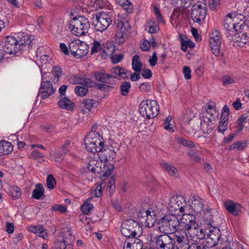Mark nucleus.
I'll return each instance as SVG.
<instances>
[{"label":"nucleus","mask_w":249,"mask_h":249,"mask_svg":"<svg viewBox=\"0 0 249 249\" xmlns=\"http://www.w3.org/2000/svg\"><path fill=\"white\" fill-rule=\"evenodd\" d=\"M247 146V142L246 141H238L232 144L231 145L229 146V149L230 150H242L245 147Z\"/></svg>","instance_id":"obj_44"},{"label":"nucleus","mask_w":249,"mask_h":249,"mask_svg":"<svg viewBox=\"0 0 249 249\" xmlns=\"http://www.w3.org/2000/svg\"><path fill=\"white\" fill-rule=\"evenodd\" d=\"M190 206L195 212L199 213L203 208V200L201 198L195 199Z\"/></svg>","instance_id":"obj_36"},{"label":"nucleus","mask_w":249,"mask_h":249,"mask_svg":"<svg viewBox=\"0 0 249 249\" xmlns=\"http://www.w3.org/2000/svg\"><path fill=\"white\" fill-rule=\"evenodd\" d=\"M32 197L36 199H44V189L41 184H37L32 193Z\"/></svg>","instance_id":"obj_30"},{"label":"nucleus","mask_w":249,"mask_h":249,"mask_svg":"<svg viewBox=\"0 0 249 249\" xmlns=\"http://www.w3.org/2000/svg\"><path fill=\"white\" fill-rule=\"evenodd\" d=\"M112 16L111 12H102L96 14L95 16V19L93 21L95 30L102 32L107 29L112 23Z\"/></svg>","instance_id":"obj_6"},{"label":"nucleus","mask_w":249,"mask_h":249,"mask_svg":"<svg viewBox=\"0 0 249 249\" xmlns=\"http://www.w3.org/2000/svg\"><path fill=\"white\" fill-rule=\"evenodd\" d=\"M93 75L95 79L99 82L108 84H113V83L111 82L110 80L111 76L110 75V74L102 72H94Z\"/></svg>","instance_id":"obj_26"},{"label":"nucleus","mask_w":249,"mask_h":249,"mask_svg":"<svg viewBox=\"0 0 249 249\" xmlns=\"http://www.w3.org/2000/svg\"><path fill=\"white\" fill-rule=\"evenodd\" d=\"M21 194V191L18 186H12L10 187V195L14 199H16L20 198Z\"/></svg>","instance_id":"obj_43"},{"label":"nucleus","mask_w":249,"mask_h":249,"mask_svg":"<svg viewBox=\"0 0 249 249\" xmlns=\"http://www.w3.org/2000/svg\"><path fill=\"white\" fill-rule=\"evenodd\" d=\"M174 241L175 240L178 245L184 246L185 244L189 245L188 244V237H187L186 235H185V232L184 233L178 232L174 234Z\"/></svg>","instance_id":"obj_32"},{"label":"nucleus","mask_w":249,"mask_h":249,"mask_svg":"<svg viewBox=\"0 0 249 249\" xmlns=\"http://www.w3.org/2000/svg\"><path fill=\"white\" fill-rule=\"evenodd\" d=\"M189 156L194 161L198 162L200 160V158L197 153L193 150H190L188 153Z\"/></svg>","instance_id":"obj_57"},{"label":"nucleus","mask_w":249,"mask_h":249,"mask_svg":"<svg viewBox=\"0 0 249 249\" xmlns=\"http://www.w3.org/2000/svg\"><path fill=\"white\" fill-rule=\"evenodd\" d=\"M233 40L234 43H238L237 46L243 47L249 42V35L246 33L240 32L235 34Z\"/></svg>","instance_id":"obj_25"},{"label":"nucleus","mask_w":249,"mask_h":249,"mask_svg":"<svg viewBox=\"0 0 249 249\" xmlns=\"http://www.w3.org/2000/svg\"><path fill=\"white\" fill-rule=\"evenodd\" d=\"M82 103L89 110H91L92 108L96 107L98 105V102L97 100L90 98L84 99Z\"/></svg>","instance_id":"obj_39"},{"label":"nucleus","mask_w":249,"mask_h":249,"mask_svg":"<svg viewBox=\"0 0 249 249\" xmlns=\"http://www.w3.org/2000/svg\"><path fill=\"white\" fill-rule=\"evenodd\" d=\"M55 90V89L53 88L50 81H42L39 89L38 95H40L42 99H46L54 94Z\"/></svg>","instance_id":"obj_17"},{"label":"nucleus","mask_w":249,"mask_h":249,"mask_svg":"<svg viewBox=\"0 0 249 249\" xmlns=\"http://www.w3.org/2000/svg\"><path fill=\"white\" fill-rule=\"evenodd\" d=\"M91 80L88 78L80 77L79 81L77 82V84L83 85L87 87L91 86Z\"/></svg>","instance_id":"obj_59"},{"label":"nucleus","mask_w":249,"mask_h":249,"mask_svg":"<svg viewBox=\"0 0 249 249\" xmlns=\"http://www.w3.org/2000/svg\"><path fill=\"white\" fill-rule=\"evenodd\" d=\"M69 248H71V246L74 242V237L71 234V230H67V233H65L63 238Z\"/></svg>","instance_id":"obj_45"},{"label":"nucleus","mask_w":249,"mask_h":249,"mask_svg":"<svg viewBox=\"0 0 249 249\" xmlns=\"http://www.w3.org/2000/svg\"><path fill=\"white\" fill-rule=\"evenodd\" d=\"M220 0H210L209 7L212 10H216L220 6Z\"/></svg>","instance_id":"obj_53"},{"label":"nucleus","mask_w":249,"mask_h":249,"mask_svg":"<svg viewBox=\"0 0 249 249\" xmlns=\"http://www.w3.org/2000/svg\"><path fill=\"white\" fill-rule=\"evenodd\" d=\"M172 119V117L171 116H169L165 119L164 123V127L167 130H170L173 128L172 124H170Z\"/></svg>","instance_id":"obj_55"},{"label":"nucleus","mask_w":249,"mask_h":249,"mask_svg":"<svg viewBox=\"0 0 249 249\" xmlns=\"http://www.w3.org/2000/svg\"><path fill=\"white\" fill-rule=\"evenodd\" d=\"M70 145V142L66 141L64 144H63L61 147V150L59 153H56L55 158V161H59L62 159V157L69 151L68 147Z\"/></svg>","instance_id":"obj_33"},{"label":"nucleus","mask_w":249,"mask_h":249,"mask_svg":"<svg viewBox=\"0 0 249 249\" xmlns=\"http://www.w3.org/2000/svg\"><path fill=\"white\" fill-rule=\"evenodd\" d=\"M94 208L93 204L85 201L81 206V210L84 213L89 214Z\"/></svg>","instance_id":"obj_46"},{"label":"nucleus","mask_w":249,"mask_h":249,"mask_svg":"<svg viewBox=\"0 0 249 249\" xmlns=\"http://www.w3.org/2000/svg\"><path fill=\"white\" fill-rule=\"evenodd\" d=\"M89 26L88 19L83 16L73 18L69 25L71 32L78 36L85 35L88 32Z\"/></svg>","instance_id":"obj_3"},{"label":"nucleus","mask_w":249,"mask_h":249,"mask_svg":"<svg viewBox=\"0 0 249 249\" xmlns=\"http://www.w3.org/2000/svg\"><path fill=\"white\" fill-rule=\"evenodd\" d=\"M53 81L54 83L58 82L60 76L62 75V70L59 66H54L51 72Z\"/></svg>","instance_id":"obj_38"},{"label":"nucleus","mask_w":249,"mask_h":249,"mask_svg":"<svg viewBox=\"0 0 249 249\" xmlns=\"http://www.w3.org/2000/svg\"><path fill=\"white\" fill-rule=\"evenodd\" d=\"M207 12L206 4L197 1L192 7L191 17L194 22L201 24L204 22Z\"/></svg>","instance_id":"obj_7"},{"label":"nucleus","mask_w":249,"mask_h":249,"mask_svg":"<svg viewBox=\"0 0 249 249\" xmlns=\"http://www.w3.org/2000/svg\"><path fill=\"white\" fill-rule=\"evenodd\" d=\"M153 8H154L155 15L157 19L158 20V22H164V21L163 20V18L160 13L159 8L156 6H154Z\"/></svg>","instance_id":"obj_62"},{"label":"nucleus","mask_w":249,"mask_h":249,"mask_svg":"<svg viewBox=\"0 0 249 249\" xmlns=\"http://www.w3.org/2000/svg\"><path fill=\"white\" fill-rule=\"evenodd\" d=\"M140 59L139 55H135L132 60V69L136 72H140L142 70V64Z\"/></svg>","instance_id":"obj_35"},{"label":"nucleus","mask_w":249,"mask_h":249,"mask_svg":"<svg viewBox=\"0 0 249 249\" xmlns=\"http://www.w3.org/2000/svg\"><path fill=\"white\" fill-rule=\"evenodd\" d=\"M109 47L107 46V51L106 52L103 50L104 45L101 43V41L94 40L92 43V46L91 49V53L94 54L99 51L103 50L104 53H106L107 54H112L115 51V47L111 43H109Z\"/></svg>","instance_id":"obj_19"},{"label":"nucleus","mask_w":249,"mask_h":249,"mask_svg":"<svg viewBox=\"0 0 249 249\" xmlns=\"http://www.w3.org/2000/svg\"><path fill=\"white\" fill-rule=\"evenodd\" d=\"M75 93L80 96H85L88 92V89L84 87L76 86L74 89Z\"/></svg>","instance_id":"obj_49"},{"label":"nucleus","mask_w":249,"mask_h":249,"mask_svg":"<svg viewBox=\"0 0 249 249\" xmlns=\"http://www.w3.org/2000/svg\"><path fill=\"white\" fill-rule=\"evenodd\" d=\"M95 129L96 126H93L84 141L86 149L92 153H98L103 148L104 144L102 136Z\"/></svg>","instance_id":"obj_1"},{"label":"nucleus","mask_w":249,"mask_h":249,"mask_svg":"<svg viewBox=\"0 0 249 249\" xmlns=\"http://www.w3.org/2000/svg\"><path fill=\"white\" fill-rule=\"evenodd\" d=\"M138 216L146 217L145 224L146 226L149 228L153 227L157 219L154 212L151 213L149 210H145L144 209L139 212Z\"/></svg>","instance_id":"obj_18"},{"label":"nucleus","mask_w":249,"mask_h":249,"mask_svg":"<svg viewBox=\"0 0 249 249\" xmlns=\"http://www.w3.org/2000/svg\"><path fill=\"white\" fill-rule=\"evenodd\" d=\"M161 166L172 176H176L177 175L178 170L171 164L166 162H162L161 163Z\"/></svg>","instance_id":"obj_40"},{"label":"nucleus","mask_w":249,"mask_h":249,"mask_svg":"<svg viewBox=\"0 0 249 249\" xmlns=\"http://www.w3.org/2000/svg\"><path fill=\"white\" fill-rule=\"evenodd\" d=\"M220 231L216 227H213L212 230L209 231V233L206 235V237L204 235V244L207 248H211L219 245H222V242H224L225 238H222L220 239Z\"/></svg>","instance_id":"obj_9"},{"label":"nucleus","mask_w":249,"mask_h":249,"mask_svg":"<svg viewBox=\"0 0 249 249\" xmlns=\"http://www.w3.org/2000/svg\"><path fill=\"white\" fill-rule=\"evenodd\" d=\"M69 48L70 53L77 58H81L86 56L89 52L87 44L79 40L71 41L69 45Z\"/></svg>","instance_id":"obj_8"},{"label":"nucleus","mask_w":249,"mask_h":249,"mask_svg":"<svg viewBox=\"0 0 249 249\" xmlns=\"http://www.w3.org/2000/svg\"><path fill=\"white\" fill-rule=\"evenodd\" d=\"M223 205L225 209L230 213L236 216L240 214L242 207L239 204L227 200L224 201Z\"/></svg>","instance_id":"obj_20"},{"label":"nucleus","mask_w":249,"mask_h":249,"mask_svg":"<svg viewBox=\"0 0 249 249\" xmlns=\"http://www.w3.org/2000/svg\"><path fill=\"white\" fill-rule=\"evenodd\" d=\"M247 118L248 115L247 114H242L240 116L239 118L237 121V132H239L243 130L244 127V124L246 122Z\"/></svg>","instance_id":"obj_42"},{"label":"nucleus","mask_w":249,"mask_h":249,"mask_svg":"<svg viewBox=\"0 0 249 249\" xmlns=\"http://www.w3.org/2000/svg\"><path fill=\"white\" fill-rule=\"evenodd\" d=\"M111 78L125 79L128 77L130 71L120 66H116L111 70Z\"/></svg>","instance_id":"obj_21"},{"label":"nucleus","mask_w":249,"mask_h":249,"mask_svg":"<svg viewBox=\"0 0 249 249\" xmlns=\"http://www.w3.org/2000/svg\"><path fill=\"white\" fill-rule=\"evenodd\" d=\"M184 230L186 237L190 238L194 241H196L198 239H202L204 237L202 229L197 223H194V225L187 227Z\"/></svg>","instance_id":"obj_13"},{"label":"nucleus","mask_w":249,"mask_h":249,"mask_svg":"<svg viewBox=\"0 0 249 249\" xmlns=\"http://www.w3.org/2000/svg\"><path fill=\"white\" fill-rule=\"evenodd\" d=\"M151 89V86L148 83H142L139 87V89L142 92L149 91Z\"/></svg>","instance_id":"obj_64"},{"label":"nucleus","mask_w":249,"mask_h":249,"mask_svg":"<svg viewBox=\"0 0 249 249\" xmlns=\"http://www.w3.org/2000/svg\"><path fill=\"white\" fill-rule=\"evenodd\" d=\"M185 38V36L183 34L179 35V38L181 43V49L184 52H186L187 51L188 47L185 44L184 38Z\"/></svg>","instance_id":"obj_61"},{"label":"nucleus","mask_w":249,"mask_h":249,"mask_svg":"<svg viewBox=\"0 0 249 249\" xmlns=\"http://www.w3.org/2000/svg\"><path fill=\"white\" fill-rule=\"evenodd\" d=\"M108 2L107 0H95L94 1V5L96 8L100 9L104 8L107 6Z\"/></svg>","instance_id":"obj_54"},{"label":"nucleus","mask_w":249,"mask_h":249,"mask_svg":"<svg viewBox=\"0 0 249 249\" xmlns=\"http://www.w3.org/2000/svg\"><path fill=\"white\" fill-rule=\"evenodd\" d=\"M97 89L101 90L104 92H107L112 89L114 87L107 84L98 83L96 85Z\"/></svg>","instance_id":"obj_52"},{"label":"nucleus","mask_w":249,"mask_h":249,"mask_svg":"<svg viewBox=\"0 0 249 249\" xmlns=\"http://www.w3.org/2000/svg\"><path fill=\"white\" fill-rule=\"evenodd\" d=\"M180 223V226L184 230L187 227L196 223V217L195 215L191 213H183L181 218L179 219Z\"/></svg>","instance_id":"obj_23"},{"label":"nucleus","mask_w":249,"mask_h":249,"mask_svg":"<svg viewBox=\"0 0 249 249\" xmlns=\"http://www.w3.org/2000/svg\"><path fill=\"white\" fill-rule=\"evenodd\" d=\"M228 123V122H225V121H220L218 126V131L224 132L227 128Z\"/></svg>","instance_id":"obj_58"},{"label":"nucleus","mask_w":249,"mask_h":249,"mask_svg":"<svg viewBox=\"0 0 249 249\" xmlns=\"http://www.w3.org/2000/svg\"><path fill=\"white\" fill-rule=\"evenodd\" d=\"M122 234L129 238L139 237L142 232V228L136 221L132 219H126L121 225Z\"/></svg>","instance_id":"obj_2"},{"label":"nucleus","mask_w":249,"mask_h":249,"mask_svg":"<svg viewBox=\"0 0 249 249\" xmlns=\"http://www.w3.org/2000/svg\"><path fill=\"white\" fill-rule=\"evenodd\" d=\"M106 171L103 173L101 176L102 178L104 177H108L113 172L114 167L113 164H109L108 165H104Z\"/></svg>","instance_id":"obj_50"},{"label":"nucleus","mask_w":249,"mask_h":249,"mask_svg":"<svg viewBox=\"0 0 249 249\" xmlns=\"http://www.w3.org/2000/svg\"><path fill=\"white\" fill-rule=\"evenodd\" d=\"M57 104L59 107L60 108L69 110H72L74 106L73 103L70 101V99L66 97L62 98L58 102Z\"/></svg>","instance_id":"obj_31"},{"label":"nucleus","mask_w":249,"mask_h":249,"mask_svg":"<svg viewBox=\"0 0 249 249\" xmlns=\"http://www.w3.org/2000/svg\"><path fill=\"white\" fill-rule=\"evenodd\" d=\"M159 107L155 100H146L141 102L140 105V113L147 119L154 118L159 113Z\"/></svg>","instance_id":"obj_4"},{"label":"nucleus","mask_w":249,"mask_h":249,"mask_svg":"<svg viewBox=\"0 0 249 249\" xmlns=\"http://www.w3.org/2000/svg\"><path fill=\"white\" fill-rule=\"evenodd\" d=\"M51 210L53 211L64 213L66 211V208L62 205H55L52 207Z\"/></svg>","instance_id":"obj_63"},{"label":"nucleus","mask_w":249,"mask_h":249,"mask_svg":"<svg viewBox=\"0 0 249 249\" xmlns=\"http://www.w3.org/2000/svg\"><path fill=\"white\" fill-rule=\"evenodd\" d=\"M200 127L205 133L209 134L213 130V124L209 118H206V120L201 121Z\"/></svg>","instance_id":"obj_34"},{"label":"nucleus","mask_w":249,"mask_h":249,"mask_svg":"<svg viewBox=\"0 0 249 249\" xmlns=\"http://www.w3.org/2000/svg\"><path fill=\"white\" fill-rule=\"evenodd\" d=\"M195 115L193 111L188 110L184 116V121L189 125H193L194 129H196V126H198L199 121L198 119H194Z\"/></svg>","instance_id":"obj_28"},{"label":"nucleus","mask_w":249,"mask_h":249,"mask_svg":"<svg viewBox=\"0 0 249 249\" xmlns=\"http://www.w3.org/2000/svg\"><path fill=\"white\" fill-rule=\"evenodd\" d=\"M13 149V147L11 142L6 141H0V156L9 154Z\"/></svg>","instance_id":"obj_27"},{"label":"nucleus","mask_w":249,"mask_h":249,"mask_svg":"<svg viewBox=\"0 0 249 249\" xmlns=\"http://www.w3.org/2000/svg\"><path fill=\"white\" fill-rule=\"evenodd\" d=\"M185 199L182 196H173L170 198L169 209L171 213L176 214L178 211L179 213H183L185 212ZM178 213H177L178 214Z\"/></svg>","instance_id":"obj_12"},{"label":"nucleus","mask_w":249,"mask_h":249,"mask_svg":"<svg viewBox=\"0 0 249 249\" xmlns=\"http://www.w3.org/2000/svg\"><path fill=\"white\" fill-rule=\"evenodd\" d=\"M222 81L224 86H227L234 82L233 78L227 75H225L222 77Z\"/></svg>","instance_id":"obj_60"},{"label":"nucleus","mask_w":249,"mask_h":249,"mask_svg":"<svg viewBox=\"0 0 249 249\" xmlns=\"http://www.w3.org/2000/svg\"><path fill=\"white\" fill-rule=\"evenodd\" d=\"M125 240L123 249H142L143 244L141 240L137 238H130Z\"/></svg>","instance_id":"obj_24"},{"label":"nucleus","mask_w":249,"mask_h":249,"mask_svg":"<svg viewBox=\"0 0 249 249\" xmlns=\"http://www.w3.org/2000/svg\"><path fill=\"white\" fill-rule=\"evenodd\" d=\"M131 88V84L127 81H124L121 84L120 87V93L123 96H127L128 95Z\"/></svg>","instance_id":"obj_41"},{"label":"nucleus","mask_w":249,"mask_h":249,"mask_svg":"<svg viewBox=\"0 0 249 249\" xmlns=\"http://www.w3.org/2000/svg\"><path fill=\"white\" fill-rule=\"evenodd\" d=\"M210 45L212 53L216 56L219 55L221 44V38L220 33L217 30L212 31L210 39Z\"/></svg>","instance_id":"obj_14"},{"label":"nucleus","mask_w":249,"mask_h":249,"mask_svg":"<svg viewBox=\"0 0 249 249\" xmlns=\"http://www.w3.org/2000/svg\"><path fill=\"white\" fill-rule=\"evenodd\" d=\"M18 39L11 36H6L5 43L2 47L3 52L7 54H15L19 51L18 46Z\"/></svg>","instance_id":"obj_15"},{"label":"nucleus","mask_w":249,"mask_h":249,"mask_svg":"<svg viewBox=\"0 0 249 249\" xmlns=\"http://www.w3.org/2000/svg\"><path fill=\"white\" fill-rule=\"evenodd\" d=\"M154 249H173L175 247L173 238L167 234H160L154 238Z\"/></svg>","instance_id":"obj_11"},{"label":"nucleus","mask_w":249,"mask_h":249,"mask_svg":"<svg viewBox=\"0 0 249 249\" xmlns=\"http://www.w3.org/2000/svg\"><path fill=\"white\" fill-rule=\"evenodd\" d=\"M207 248L204 244L198 243H192L190 245H188L187 249H207Z\"/></svg>","instance_id":"obj_51"},{"label":"nucleus","mask_w":249,"mask_h":249,"mask_svg":"<svg viewBox=\"0 0 249 249\" xmlns=\"http://www.w3.org/2000/svg\"><path fill=\"white\" fill-rule=\"evenodd\" d=\"M203 219L205 225L215 227L214 216L217 212L212 209H205L204 211Z\"/></svg>","instance_id":"obj_22"},{"label":"nucleus","mask_w":249,"mask_h":249,"mask_svg":"<svg viewBox=\"0 0 249 249\" xmlns=\"http://www.w3.org/2000/svg\"><path fill=\"white\" fill-rule=\"evenodd\" d=\"M18 46L19 47V50H23V47L29 49L32 43L31 38L27 36H23L18 40Z\"/></svg>","instance_id":"obj_29"},{"label":"nucleus","mask_w":249,"mask_h":249,"mask_svg":"<svg viewBox=\"0 0 249 249\" xmlns=\"http://www.w3.org/2000/svg\"><path fill=\"white\" fill-rule=\"evenodd\" d=\"M159 224L167 229L171 232H176L178 229L180 223L179 218L176 216V213L165 215L159 220Z\"/></svg>","instance_id":"obj_10"},{"label":"nucleus","mask_w":249,"mask_h":249,"mask_svg":"<svg viewBox=\"0 0 249 249\" xmlns=\"http://www.w3.org/2000/svg\"><path fill=\"white\" fill-rule=\"evenodd\" d=\"M46 184L48 189H53L55 188L56 182L55 179L52 174H49L47 178Z\"/></svg>","instance_id":"obj_47"},{"label":"nucleus","mask_w":249,"mask_h":249,"mask_svg":"<svg viewBox=\"0 0 249 249\" xmlns=\"http://www.w3.org/2000/svg\"><path fill=\"white\" fill-rule=\"evenodd\" d=\"M88 169L94 174H100L101 170V169L95 164L94 161H91L89 163Z\"/></svg>","instance_id":"obj_48"},{"label":"nucleus","mask_w":249,"mask_h":249,"mask_svg":"<svg viewBox=\"0 0 249 249\" xmlns=\"http://www.w3.org/2000/svg\"><path fill=\"white\" fill-rule=\"evenodd\" d=\"M223 26L226 30H230L231 29V26H233V28L235 29L236 27L234 24L232 23L231 19L226 18L223 22Z\"/></svg>","instance_id":"obj_56"},{"label":"nucleus","mask_w":249,"mask_h":249,"mask_svg":"<svg viewBox=\"0 0 249 249\" xmlns=\"http://www.w3.org/2000/svg\"><path fill=\"white\" fill-rule=\"evenodd\" d=\"M130 33L131 27L126 20H117L115 36L117 42L119 44L123 43L127 39Z\"/></svg>","instance_id":"obj_5"},{"label":"nucleus","mask_w":249,"mask_h":249,"mask_svg":"<svg viewBox=\"0 0 249 249\" xmlns=\"http://www.w3.org/2000/svg\"><path fill=\"white\" fill-rule=\"evenodd\" d=\"M98 155L102 162H106L107 161H112L114 159L115 152L113 146L104 144L103 148L98 152Z\"/></svg>","instance_id":"obj_16"},{"label":"nucleus","mask_w":249,"mask_h":249,"mask_svg":"<svg viewBox=\"0 0 249 249\" xmlns=\"http://www.w3.org/2000/svg\"><path fill=\"white\" fill-rule=\"evenodd\" d=\"M116 1L128 13L130 14L133 12L132 4L128 0H116Z\"/></svg>","instance_id":"obj_37"}]
</instances>
